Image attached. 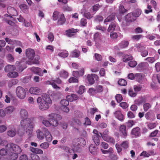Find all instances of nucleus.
Masks as SVG:
<instances>
[{"mask_svg": "<svg viewBox=\"0 0 160 160\" xmlns=\"http://www.w3.org/2000/svg\"><path fill=\"white\" fill-rule=\"evenodd\" d=\"M30 93L35 95L39 94L40 92V89L38 87H31L29 90Z\"/></svg>", "mask_w": 160, "mask_h": 160, "instance_id": "nucleus-19", "label": "nucleus"}, {"mask_svg": "<svg viewBox=\"0 0 160 160\" xmlns=\"http://www.w3.org/2000/svg\"><path fill=\"white\" fill-rule=\"evenodd\" d=\"M31 71L34 73L38 74V75L42 76V73L41 72V68L38 67H32L30 68Z\"/></svg>", "mask_w": 160, "mask_h": 160, "instance_id": "nucleus-20", "label": "nucleus"}, {"mask_svg": "<svg viewBox=\"0 0 160 160\" xmlns=\"http://www.w3.org/2000/svg\"><path fill=\"white\" fill-rule=\"evenodd\" d=\"M14 110V108L13 106H9L5 109V112L7 114H9L11 113Z\"/></svg>", "mask_w": 160, "mask_h": 160, "instance_id": "nucleus-36", "label": "nucleus"}, {"mask_svg": "<svg viewBox=\"0 0 160 160\" xmlns=\"http://www.w3.org/2000/svg\"><path fill=\"white\" fill-rule=\"evenodd\" d=\"M15 69L16 67L14 65H8L4 68L5 71L7 72H12Z\"/></svg>", "mask_w": 160, "mask_h": 160, "instance_id": "nucleus-22", "label": "nucleus"}, {"mask_svg": "<svg viewBox=\"0 0 160 160\" xmlns=\"http://www.w3.org/2000/svg\"><path fill=\"white\" fill-rule=\"evenodd\" d=\"M133 57L131 55L126 54L123 56L122 60L124 62H127L128 61L132 60Z\"/></svg>", "mask_w": 160, "mask_h": 160, "instance_id": "nucleus-29", "label": "nucleus"}, {"mask_svg": "<svg viewBox=\"0 0 160 160\" xmlns=\"http://www.w3.org/2000/svg\"><path fill=\"white\" fill-rule=\"evenodd\" d=\"M128 94L131 97H134L136 96L137 93L134 92L132 89H130L128 91Z\"/></svg>", "mask_w": 160, "mask_h": 160, "instance_id": "nucleus-59", "label": "nucleus"}, {"mask_svg": "<svg viewBox=\"0 0 160 160\" xmlns=\"http://www.w3.org/2000/svg\"><path fill=\"white\" fill-rule=\"evenodd\" d=\"M145 117L147 120L150 121H153L155 118V115L152 112H147L145 115Z\"/></svg>", "mask_w": 160, "mask_h": 160, "instance_id": "nucleus-13", "label": "nucleus"}, {"mask_svg": "<svg viewBox=\"0 0 160 160\" xmlns=\"http://www.w3.org/2000/svg\"><path fill=\"white\" fill-rule=\"evenodd\" d=\"M34 151H32V152L34 153L38 154H42L43 153V151L39 148H32Z\"/></svg>", "mask_w": 160, "mask_h": 160, "instance_id": "nucleus-47", "label": "nucleus"}, {"mask_svg": "<svg viewBox=\"0 0 160 160\" xmlns=\"http://www.w3.org/2000/svg\"><path fill=\"white\" fill-rule=\"evenodd\" d=\"M58 55L63 58L67 57L68 55V52L66 50H64L61 52L58 53Z\"/></svg>", "mask_w": 160, "mask_h": 160, "instance_id": "nucleus-41", "label": "nucleus"}, {"mask_svg": "<svg viewBox=\"0 0 160 160\" xmlns=\"http://www.w3.org/2000/svg\"><path fill=\"white\" fill-rule=\"evenodd\" d=\"M89 93L91 95H94L96 94L95 88H90L88 90Z\"/></svg>", "mask_w": 160, "mask_h": 160, "instance_id": "nucleus-60", "label": "nucleus"}, {"mask_svg": "<svg viewBox=\"0 0 160 160\" xmlns=\"http://www.w3.org/2000/svg\"><path fill=\"white\" fill-rule=\"evenodd\" d=\"M131 134L134 138L139 137L141 134L140 128L138 127L134 128L132 130Z\"/></svg>", "mask_w": 160, "mask_h": 160, "instance_id": "nucleus-8", "label": "nucleus"}, {"mask_svg": "<svg viewBox=\"0 0 160 160\" xmlns=\"http://www.w3.org/2000/svg\"><path fill=\"white\" fill-rule=\"evenodd\" d=\"M114 114L115 118L119 121L121 122H123L124 121V116L122 114L121 111L120 110L116 111L114 112Z\"/></svg>", "mask_w": 160, "mask_h": 160, "instance_id": "nucleus-12", "label": "nucleus"}, {"mask_svg": "<svg viewBox=\"0 0 160 160\" xmlns=\"http://www.w3.org/2000/svg\"><path fill=\"white\" fill-rule=\"evenodd\" d=\"M96 28L97 30H101L102 32H105L106 30V28L100 25L97 26Z\"/></svg>", "mask_w": 160, "mask_h": 160, "instance_id": "nucleus-57", "label": "nucleus"}, {"mask_svg": "<svg viewBox=\"0 0 160 160\" xmlns=\"http://www.w3.org/2000/svg\"><path fill=\"white\" fill-rule=\"evenodd\" d=\"M59 12L57 11H54L52 15V19L54 21L58 20L59 17Z\"/></svg>", "mask_w": 160, "mask_h": 160, "instance_id": "nucleus-39", "label": "nucleus"}, {"mask_svg": "<svg viewBox=\"0 0 160 160\" xmlns=\"http://www.w3.org/2000/svg\"><path fill=\"white\" fill-rule=\"evenodd\" d=\"M76 143V145L78 148H80L86 145L85 140L82 138H78Z\"/></svg>", "mask_w": 160, "mask_h": 160, "instance_id": "nucleus-17", "label": "nucleus"}, {"mask_svg": "<svg viewBox=\"0 0 160 160\" xmlns=\"http://www.w3.org/2000/svg\"><path fill=\"white\" fill-rule=\"evenodd\" d=\"M142 11L141 9H137L133 13V15L135 18L138 17L141 14Z\"/></svg>", "mask_w": 160, "mask_h": 160, "instance_id": "nucleus-45", "label": "nucleus"}, {"mask_svg": "<svg viewBox=\"0 0 160 160\" xmlns=\"http://www.w3.org/2000/svg\"><path fill=\"white\" fill-rule=\"evenodd\" d=\"M79 31L78 29H75L72 28L66 30L65 31L66 35L68 37H71Z\"/></svg>", "mask_w": 160, "mask_h": 160, "instance_id": "nucleus-10", "label": "nucleus"}, {"mask_svg": "<svg viewBox=\"0 0 160 160\" xmlns=\"http://www.w3.org/2000/svg\"><path fill=\"white\" fill-rule=\"evenodd\" d=\"M133 13H128L125 17V19L127 22H132L135 20L134 18V16Z\"/></svg>", "mask_w": 160, "mask_h": 160, "instance_id": "nucleus-24", "label": "nucleus"}, {"mask_svg": "<svg viewBox=\"0 0 160 160\" xmlns=\"http://www.w3.org/2000/svg\"><path fill=\"white\" fill-rule=\"evenodd\" d=\"M121 147L124 149H126L128 147V141L123 142L121 144Z\"/></svg>", "mask_w": 160, "mask_h": 160, "instance_id": "nucleus-52", "label": "nucleus"}, {"mask_svg": "<svg viewBox=\"0 0 160 160\" xmlns=\"http://www.w3.org/2000/svg\"><path fill=\"white\" fill-rule=\"evenodd\" d=\"M80 55V51L77 49H75L71 52V56L72 57L78 58Z\"/></svg>", "mask_w": 160, "mask_h": 160, "instance_id": "nucleus-35", "label": "nucleus"}, {"mask_svg": "<svg viewBox=\"0 0 160 160\" xmlns=\"http://www.w3.org/2000/svg\"><path fill=\"white\" fill-rule=\"evenodd\" d=\"M37 137L40 140L43 139L44 138V135L43 133L39 129L37 131Z\"/></svg>", "mask_w": 160, "mask_h": 160, "instance_id": "nucleus-34", "label": "nucleus"}, {"mask_svg": "<svg viewBox=\"0 0 160 160\" xmlns=\"http://www.w3.org/2000/svg\"><path fill=\"white\" fill-rule=\"evenodd\" d=\"M99 137H100V136H97V135H93L92 137L93 141L96 145H98L100 143Z\"/></svg>", "mask_w": 160, "mask_h": 160, "instance_id": "nucleus-37", "label": "nucleus"}, {"mask_svg": "<svg viewBox=\"0 0 160 160\" xmlns=\"http://www.w3.org/2000/svg\"><path fill=\"white\" fill-rule=\"evenodd\" d=\"M148 66V64L147 62H143L139 63L137 67L138 69L142 70L147 68Z\"/></svg>", "mask_w": 160, "mask_h": 160, "instance_id": "nucleus-26", "label": "nucleus"}, {"mask_svg": "<svg viewBox=\"0 0 160 160\" xmlns=\"http://www.w3.org/2000/svg\"><path fill=\"white\" fill-rule=\"evenodd\" d=\"M93 40L96 43L100 42L101 41L100 33L98 32L95 33L94 35Z\"/></svg>", "mask_w": 160, "mask_h": 160, "instance_id": "nucleus-31", "label": "nucleus"}, {"mask_svg": "<svg viewBox=\"0 0 160 160\" xmlns=\"http://www.w3.org/2000/svg\"><path fill=\"white\" fill-rule=\"evenodd\" d=\"M95 59L98 61H101L102 59V56L98 53H95L94 54Z\"/></svg>", "mask_w": 160, "mask_h": 160, "instance_id": "nucleus-63", "label": "nucleus"}, {"mask_svg": "<svg viewBox=\"0 0 160 160\" xmlns=\"http://www.w3.org/2000/svg\"><path fill=\"white\" fill-rule=\"evenodd\" d=\"M8 76L10 78H15L18 76V73L16 72H11L7 74Z\"/></svg>", "mask_w": 160, "mask_h": 160, "instance_id": "nucleus-42", "label": "nucleus"}, {"mask_svg": "<svg viewBox=\"0 0 160 160\" xmlns=\"http://www.w3.org/2000/svg\"><path fill=\"white\" fill-rule=\"evenodd\" d=\"M48 117L51 126L53 127H57L59 124L58 121L61 120L62 119L61 115L54 113L49 114Z\"/></svg>", "mask_w": 160, "mask_h": 160, "instance_id": "nucleus-3", "label": "nucleus"}, {"mask_svg": "<svg viewBox=\"0 0 160 160\" xmlns=\"http://www.w3.org/2000/svg\"><path fill=\"white\" fill-rule=\"evenodd\" d=\"M96 145L91 144L89 147V151L92 155H96L98 151V149Z\"/></svg>", "mask_w": 160, "mask_h": 160, "instance_id": "nucleus-14", "label": "nucleus"}, {"mask_svg": "<svg viewBox=\"0 0 160 160\" xmlns=\"http://www.w3.org/2000/svg\"><path fill=\"white\" fill-rule=\"evenodd\" d=\"M28 113L26 109L21 108L19 112L20 117L22 119H27Z\"/></svg>", "mask_w": 160, "mask_h": 160, "instance_id": "nucleus-15", "label": "nucleus"}, {"mask_svg": "<svg viewBox=\"0 0 160 160\" xmlns=\"http://www.w3.org/2000/svg\"><path fill=\"white\" fill-rule=\"evenodd\" d=\"M128 10L125 8L124 6L122 4H120L118 8V12L120 15H123L127 12Z\"/></svg>", "mask_w": 160, "mask_h": 160, "instance_id": "nucleus-25", "label": "nucleus"}, {"mask_svg": "<svg viewBox=\"0 0 160 160\" xmlns=\"http://www.w3.org/2000/svg\"><path fill=\"white\" fill-rule=\"evenodd\" d=\"M6 147V149L8 151V153L15 152L17 153H20L22 152L20 147L17 145L13 143L7 144Z\"/></svg>", "mask_w": 160, "mask_h": 160, "instance_id": "nucleus-4", "label": "nucleus"}, {"mask_svg": "<svg viewBox=\"0 0 160 160\" xmlns=\"http://www.w3.org/2000/svg\"><path fill=\"white\" fill-rule=\"evenodd\" d=\"M115 18V13H112L110 15L108 16L107 18L105 19L104 22L105 24H107L106 22L114 20Z\"/></svg>", "mask_w": 160, "mask_h": 160, "instance_id": "nucleus-27", "label": "nucleus"}, {"mask_svg": "<svg viewBox=\"0 0 160 160\" xmlns=\"http://www.w3.org/2000/svg\"><path fill=\"white\" fill-rule=\"evenodd\" d=\"M62 107L67 106L69 104V102L67 99L62 100L60 102Z\"/></svg>", "mask_w": 160, "mask_h": 160, "instance_id": "nucleus-49", "label": "nucleus"}, {"mask_svg": "<svg viewBox=\"0 0 160 160\" xmlns=\"http://www.w3.org/2000/svg\"><path fill=\"white\" fill-rule=\"evenodd\" d=\"M129 45V42L127 41H122L118 45L120 48L122 49L127 47Z\"/></svg>", "mask_w": 160, "mask_h": 160, "instance_id": "nucleus-32", "label": "nucleus"}, {"mask_svg": "<svg viewBox=\"0 0 160 160\" xmlns=\"http://www.w3.org/2000/svg\"><path fill=\"white\" fill-rule=\"evenodd\" d=\"M49 144L47 142H44L42 143L40 145V147L41 148L44 149H47L49 147Z\"/></svg>", "mask_w": 160, "mask_h": 160, "instance_id": "nucleus-62", "label": "nucleus"}, {"mask_svg": "<svg viewBox=\"0 0 160 160\" xmlns=\"http://www.w3.org/2000/svg\"><path fill=\"white\" fill-rule=\"evenodd\" d=\"M7 159L8 160H15L18 157V154L15 152L9 153Z\"/></svg>", "mask_w": 160, "mask_h": 160, "instance_id": "nucleus-23", "label": "nucleus"}, {"mask_svg": "<svg viewBox=\"0 0 160 160\" xmlns=\"http://www.w3.org/2000/svg\"><path fill=\"white\" fill-rule=\"evenodd\" d=\"M118 83L120 85L122 86H125L127 84L126 81L122 79H119L118 82Z\"/></svg>", "mask_w": 160, "mask_h": 160, "instance_id": "nucleus-48", "label": "nucleus"}, {"mask_svg": "<svg viewBox=\"0 0 160 160\" xmlns=\"http://www.w3.org/2000/svg\"><path fill=\"white\" fill-rule=\"evenodd\" d=\"M37 102L38 103H40L39 107L40 110H45L48 109L51 105L52 100L48 94L43 93L41 97L38 98Z\"/></svg>", "mask_w": 160, "mask_h": 160, "instance_id": "nucleus-1", "label": "nucleus"}, {"mask_svg": "<svg viewBox=\"0 0 160 160\" xmlns=\"http://www.w3.org/2000/svg\"><path fill=\"white\" fill-rule=\"evenodd\" d=\"M115 99L116 101L118 103L120 102L123 100L122 97L120 94H117L115 96Z\"/></svg>", "mask_w": 160, "mask_h": 160, "instance_id": "nucleus-53", "label": "nucleus"}, {"mask_svg": "<svg viewBox=\"0 0 160 160\" xmlns=\"http://www.w3.org/2000/svg\"><path fill=\"white\" fill-rule=\"evenodd\" d=\"M117 25V23L114 22H111L108 28L107 29L108 31V32H110L111 31H114Z\"/></svg>", "mask_w": 160, "mask_h": 160, "instance_id": "nucleus-28", "label": "nucleus"}, {"mask_svg": "<svg viewBox=\"0 0 160 160\" xmlns=\"http://www.w3.org/2000/svg\"><path fill=\"white\" fill-rule=\"evenodd\" d=\"M42 124L47 127H51L50 121L47 120H43L42 121Z\"/></svg>", "mask_w": 160, "mask_h": 160, "instance_id": "nucleus-64", "label": "nucleus"}, {"mask_svg": "<svg viewBox=\"0 0 160 160\" xmlns=\"http://www.w3.org/2000/svg\"><path fill=\"white\" fill-rule=\"evenodd\" d=\"M68 82L71 83H75L77 82L78 83V80L75 78L74 77H72L70 78L69 79H68Z\"/></svg>", "mask_w": 160, "mask_h": 160, "instance_id": "nucleus-58", "label": "nucleus"}, {"mask_svg": "<svg viewBox=\"0 0 160 160\" xmlns=\"http://www.w3.org/2000/svg\"><path fill=\"white\" fill-rule=\"evenodd\" d=\"M19 7L21 10L24 12H27L28 11V7L25 4L20 5L19 6Z\"/></svg>", "mask_w": 160, "mask_h": 160, "instance_id": "nucleus-40", "label": "nucleus"}, {"mask_svg": "<svg viewBox=\"0 0 160 160\" xmlns=\"http://www.w3.org/2000/svg\"><path fill=\"white\" fill-rule=\"evenodd\" d=\"M25 53L28 59L31 60H33L35 55V52L33 49L31 48L27 49L26 50Z\"/></svg>", "mask_w": 160, "mask_h": 160, "instance_id": "nucleus-7", "label": "nucleus"}, {"mask_svg": "<svg viewBox=\"0 0 160 160\" xmlns=\"http://www.w3.org/2000/svg\"><path fill=\"white\" fill-rule=\"evenodd\" d=\"M39 56L38 55H35L33 59V61L31 62H30L29 63L28 62L27 63L31 65L32 64H38L39 63Z\"/></svg>", "mask_w": 160, "mask_h": 160, "instance_id": "nucleus-30", "label": "nucleus"}, {"mask_svg": "<svg viewBox=\"0 0 160 160\" xmlns=\"http://www.w3.org/2000/svg\"><path fill=\"white\" fill-rule=\"evenodd\" d=\"M84 16L89 19H91L92 17V16L91 15L90 12H84Z\"/></svg>", "mask_w": 160, "mask_h": 160, "instance_id": "nucleus-61", "label": "nucleus"}, {"mask_svg": "<svg viewBox=\"0 0 160 160\" xmlns=\"http://www.w3.org/2000/svg\"><path fill=\"white\" fill-rule=\"evenodd\" d=\"M83 68L81 69L80 71H73L72 72L73 76L76 78H78L81 76H82L84 74Z\"/></svg>", "mask_w": 160, "mask_h": 160, "instance_id": "nucleus-18", "label": "nucleus"}, {"mask_svg": "<svg viewBox=\"0 0 160 160\" xmlns=\"http://www.w3.org/2000/svg\"><path fill=\"white\" fill-rule=\"evenodd\" d=\"M16 130L15 129H12L7 132V135L11 137H13L16 134Z\"/></svg>", "mask_w": 160, "mask_h": 160, "instance_id": "nucleus-38", "label": "nucleus"}, {"mask_svg": "<svg viewBox=\"0 0 160 160\" xmlns=\"http://www.w3.org/2000/svg\"><path fill=\"white\" fill-rule=\"evenodd\" d=\"M128 63V65L131 67H135L137 64V62L134 60H131Z\"/></svg>", "mask_w": 160, "mask_h": 160, "instance_id": "nucleus-50", "label": "nucleus"}, {"mask_svg": "<svg viewBox=\"0 0 160 160\" xmlns=\"http://www.w3.org/2000/svg\"><path fill=\"white\" fill-rule=\"evenodd\" d=\"M98 78V76L95 74L88 75L87 76V79L89 83L91 85L93 84L95 82L94 79L97 80Z\"/></svg>", "mask_w": 160, "mask_h": 160, "instance_id": "nucleus-11", "label": "nucleus"}, {"mask_svg": "<svg viewBox=\"0 0 160 160\" xmlns=\"http://www.w3.org/2000/svg\"><path fill=\"white\" fill-rule=\"evenodd\" d=\"M68 72L65 70L61 71L60 74V77L65 78L68 77Z\"/></svg>", "mask_w": 160, "mask_h": 160, "instance_id": "nucleus-44", "label": "nucleus"}, {"mask_svg": "<svg viewBox=\"0 0 160 160\" xmlns=\"http://www.w3.org/2000/svg\"><path fill=\"white\" fill-rule=\"evenodd\" d=\"M66 19L63 14L62 13L59 15V17L57 22L58 25H61L65 23Z\"/></svg>", "mask_w": 160, "mask_h": 160, "instance_id": "nucleus-16", "label": "nucleus"}, {"mask_svg": "<svg viewBox=\"0 0 160 160\" xmlns=\"http://www.w3.org/2000/svg\"><path fill=\"white\" fill-rule=\"evenodd\" d=\"M147 8L148 10H145L144 12L145 13L148 14L152 12V7L150 5L148 4L147 5Z\"/></svg>", "mask_w": 160, "mask_h": 160, "instance_id": "nucleus-56", "label": "nucleus"}, {"mask_svg": "<svg viewBox=\"0 0 160 160\" xmlns=\"http://www.w3.org/2000/svg\"><path fill=\"white\" fill-rule=\"evenodd\" d=\"M143 109L144 111L147 112L151 108V105L149 103H146L143 105Z\"/></svg>", "mask_w": 160, "mask_h": 160, "instance_id": "nucleus-51", "label": "nucleus"}, {"mask_svg": "<svg viewBox=\"0 0 160 160\" xmlns=\"http://www.w3.org/2000/svg\"><path fill=\"white\" fill-rule=\"evenodd\" d=\"M80 25L81 26L84 27L86 26L87 24V20L85 18H83L81 19Z\"/></svg>", "mask_w": 160, "mask_h": 160, "instance_id": "nucleus-54", "label": "nucleus"}, {"mask_svg": "<svg viewBox=\"0 0 160 160\" xmlns=\"http://www.w3.org/2000/svg\"><path fill=\"white\" fill-rule=\"evenodd\" d=\"M7 12L9 15L6 14L5 15V16L6 17H9L10 18H12V20H13V19L12 16H16L18 15L17 11L13 7H8L7 8Z\"/></svg>", "mask_w": 160, "mask_h": 160, "instance_id": "nucleus-6", "label": "nucleus"}, {"mask_svg": "<svg viewBox=\"0 0 160 160\" xmlns=\"http://www.w3.org/2000/svg\"><path fill=\"white\" fill-rule=\"evenodd\" d=\"M21 63L19 62H17L16 63V65L17 68L19 69V70H20L21 71H22L25 67H23L21 66Z\"/></svg>", "mask_w": 160, "mask_h": 160, "instance_id": "nucleus-55", "label": "nucleus"}, {"mask_svg": "<svg viewBox=\"0 0 160 160\" xmlns=\"http://www.w3.org/2000/svg\"><path fill=\"white\" fill-rule=\"evenodd\" d=\"M21 126L24 129L26 128V132L28 135H31L32 133L34 124L30 119H24L21 121Z\"/></svg>", "mask_w": 160, "mask_h": 160, "instance_id": "nucleus-2", "label": "nucleus"}, {"mask_svg": "<svg viewBox=\"0 0 160 160\" xmlns=\"http://www.w3.org/2000/svg\"><path fill=\"white\" fill-rule=\"evenodd\" d=\"M103 87L100 85H97L96 87L95 90L97 93H100L102 92L103 91Z\"/></svg>", "mask_w": 160, "mask_h": 160, "instance_id": "nucleus-43", "label": "nucleus"}, {"mask_svg": "<svg viewBox=\"0 0 160 160\" xmlns=\"http://www.w3.org/2000/svg\"><path fill=\"white\" fill-rule=\"evenodd\" d=\"M44 136L47 142H50L52 140V137L47 129H45V130Z\"/></svg>", "mask_w": 160, "mask_h": 160, "instance_id": "nucleus-21", "label": "nucleus"}, {"mask_svg": "<svg viewBox=\"0 0 160 160\" xmlns=\"http://www.w3.org/2000/svg\"><path fill=\"white\" fill-rule=\"evenodd\" d=\"M18 82V80L17 79H12L9 80L8 83V86L9 88L11 87L13 85H15Z\"/></svg>", "mask_w": 160, "mask_h": 160, "instance_id": "nucleus-33", "label": "nucleus"}, {"mask_svg": "<svg viewBox=\"0 0 160 160\" xmlns=\"http://www.w3.org/2000/svg\"><path fill=\"white\" fill-rule=\"evenodd\" d=\"M119 130L120 133L122 134L121 137L126 138L127 136L126 126L123 124L121 125Z\"/></svg>", "mask_w": 160, "mask_h": 160, "instance_id": "nucleus-9", "label": "nucleus"}, {"mask_svg": "<svg viewBox=\"0 0 160 160\" xmlns=\"http://www.w3.org/2000/svg\"><path fill=\"white\" fill-rule=\"evenodd\" d=\"M85 87L83 86H80L78 90V91L77 92L79 94H82L85 92Z\"/></svg>", "mask_w": 160, "mask_h": 160, "instance_id": "nucleus-46", "label": "nucleus"}, {"mask_svg": "<svg viewBox=\"0 0 160 160\" xmlns=\"http://www.w3.org/2000/svg\"><path fill=\"white\" fill-rule=\"evenodd\" d=\"M16 92L17 97L20 99H23L26 97V91L22 87H18L16 89Z\"/></svg>", "mask_w": 160, "mask_h": 160, "instance_id": "nucleus-5", "label": "nucleus"}]
</instances>
